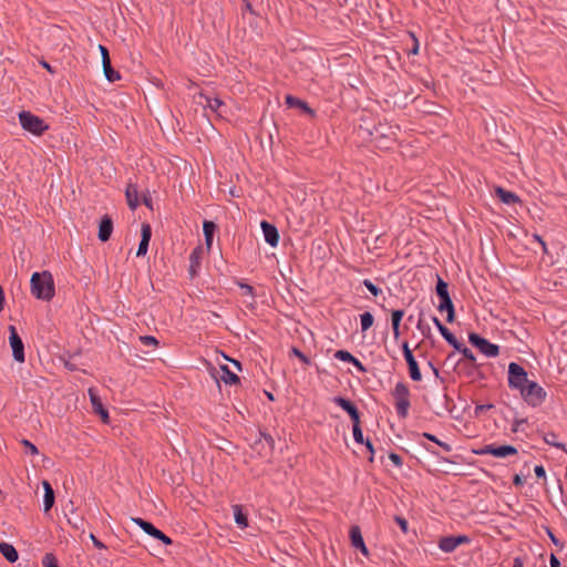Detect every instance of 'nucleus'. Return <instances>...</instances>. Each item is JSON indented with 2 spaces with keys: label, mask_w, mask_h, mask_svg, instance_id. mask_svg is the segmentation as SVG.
Instances as JSON below:
<instances>
[{
  "label": "nucleus",
  "mask_w": 567,
  "mask_h": 567,
  "mask_svg": "<svg viewBox=\"0 0 567 567\" xmlns=\"http://www.w3.org/2000/svg\"><path fill=\"white\" fill-rule=\"evenodd\" d=\"M333 402L343 409L349 415L358 410V408L350 400L342 396H334Z\"/></svg>",
  "instance_id": "29"
},
{
  "label": "nucleus",
  "mask_w": 567,
  "mask_h": 567,
  "mask_svg": "<svg viewBox=\"0 0 567 567\" xmlns=\"http://www.w3.org/2000/svg\"><path fill=\"white\" fill-rule=\"evenodd\" d=\"M440 333L455 350H461V342H458L455 336L446 327L441 329Z\"/></svg>",
  "instance_id": "33"
},
{
  "label": "nucleus",
  "mask_w": 567,
  "mask_h": 567,
  "mask_svg": "<svg viewBox=\"0 0 567 567\" xmlns=\"http://www.w3.org/2000/svg\"><path fill=\"white\" fill-rule=\"evenodd\" d=\"M435 291L437 297L440 298L437 310L440 312L446 311V321L450 323L453 322L455 319V311L453 301L449 293V285L440 276H437Z\"/></svg>",
  "instance_id": "2"
},
{
  "label": "nucleus",
  "mask_w": 567,
  "mask_h": 567,
  "mask_svg": "<svg viewBox=\"0 0 567 567\" xmlns=\"http://www.w3.org/2000/svg\"><path fill=\"white\" fill-rule=\"evenodd\" d=\"M468 341L472 346L477 348L483 354L488 358L497 357L499 353V347L497 344L491 343L485 338L478 336L477 333H470Z\"/></svg>",
  "instance_id": "7"
},
{
  "label": "nucleus",
  "mask_w": 567,
  "mask_h": 567,
  "mask_svg": "<svg viewBox=\"0 0 567 567\" xmlns=\"http://www.w3.org/2000/svg\"><path fill=\"white\" fill-rule=\"evenodd\" d=\"M393 396L395 399V409L398 415L402 419H405L408 416V411L411 405L410 390L408 385L403 382L396 383L393 391Z\"/></svg>",
  "instance_id": "4"
},
{
  "label": "nucleus",
  "mask_w": 567,
  "mask_h": 567,
  "mask_svg": "<svg viewBox=\"0 0 567 567\" xmlns=\"http://www.w3.org/2000/svg\"><path fill=\"white\" fill-rule=\"evenodd\" d=\"M371 135H373L375 140L379 137H385L390 141H394L396 132L393 127H388L386 131H384L383 127L380 125L378 127H374V132H372Z\"/></svg>",
  "instance_id": "28"
},
{
  "label": "nucleus",
  "mask_w": 567,
  "mask_h": 567,
  "mask_svg": "<svg viewBox=\"0 0 567 567\" xmlns=\"http://www.w3.org/2000/svg\"><path fill=\"white\" fill-rule=\"evenodd\" d=\"M42 486L44 489L43 511L48 513L54 505V491L48 481H42Z\"/></svg>",
  "instance_id": "19"
},
{
  "label": "nucleus",
  "mask_w": 567,
  "mask_h": 567,
  "mask_svg": "<svg viewBox=\"0 0 567 567\" xmlns=\"http://www.w3.org/2000/svg\"><path fill=\"white\" fill-rule=\"evenodd\" d=\"M432 321L433 323L436 326L437 330L440 331L441 329H443L445 326L439 320V318L436 317H433L432 318Z\"/></svg>",
  "instance_id": "63"
},
{
  "label": "nucleus",
  "mask_w": 567,
  "mask_h": 567,
  "mask_svg": "<svg viewBox=\"0 0 567 567\" xmlns=\"http://www.w3.org/2000/svg\"><path fill=\"white\" fill-rule=\"evenodd\" d=\"M349 416L351 417V421L353 423V427L360 426V413H359V410L354 411Z\"/></svg>",
  "instance_id": "49"
},
{
  "label": "nucleus",
  "mask_w": 567,
  "mask_h": 567,
  "mask_svg": "<svg viewBox=\"0 0 567 567\" xmlns=\"http://www.w3.org/2000/svg\"><path fill=\"white\" fill-rule=\"evenodd\" d=\"M549 563H550V567H560V561L554 554L550 555Z\"/></svg>",
  "instance_id": "58"
},
{
  "label": "nucleus",
  "mask_w": 567,
  "mask_h": 567,
  "mask_svg": "<svg viewBox=\"0 0 567 567\" xmlns=\"http://www.w3.org/2000/svg\"><path fill=\"white\" fill-rule=\"evenodd\" d=\"M474 453L477 455L491 454L495 457L502 458V457H506L509 455H516L518 453V451L513 445L495 446L493 444H488V445H484L480 450H475Z\"/></svg>",
  "instance_id": "8"
},
{
  "label": "nucleus",
  "mask_w": 567,
  "mask_h": 567,
  "mask_svg": "<svg viewBox=\"0 0 567 567\" xmlns=\"http://www.w3.org/2000/svg\"><path fill=\"white\" fill-rule=\"evenodd\" d=\"M534 472L538 478H544L546 476L545 468L542 465H536Z\"/></svg>",
  "instance_id": "53"
},
{
  "label": "nucleus",
  "mask_w": 567,
  "mask_h": 567,
  "mask_svg": "<svg viewBox=\"0 0 567 567\" xmlns=\"http://www.w3.org/2000/svg\"><path fill=\"white\" fill-rule=\"evenodd\" d=\"M360 320H361L362 331H367L368 329H370L374 322V318H373L372 313L368 312V311L360 316Z\"/></svg>",
  "instance_id": "35"
},
{
  "label": "nucleus",
  "mask_w": 567,
  "mask_h": 567,
  "mask_svg": "<svg viewBox=\"0 0 567 567\" xmlns=\"http://www.w3.org/2000/svg\"><path fill=\"white\" fill-rule=\"evenodd\" d=\"M127 205L132 210H135L140 205L138 202V188L136 184L130 183L125 190Z\"/></svg>",
  "instance_id": "18"
},
{
  "label": "nucleus",
  "mask_w": 567,
  "mask_h": 567,
  "mask_svg": "<svg viewBox=\"0 0 567 567\" xmlns=\"http://www.w3.org/2000/svg\"><path fill=\"white\" fill-rule=\"evenodd\" d=\"M30 285L31 292L37 299L50 301L54 297V280L50 271L34 272Z\"/></svg>",
  "instance_id": "1"
},
{
  "label": "nucleus",
  "mask_w": 567,
  "mask_h": 567,
  "mask_svg": "<svg viewBox=\"0 0 567 567\" xmlns=\"http://www.w3.org/2000/svg\"><path fill=\"white\" fill-rule=\"evenodd\" d=\"M99 50L101 52L102 65L111 62L109 50L102 44H99Z\"/></svg>",
  "instance_id": "45"
},
{
  "label": "nucleus",
  "mask_w": 567,
  "mask_h": 567,
  "mask_svg": "<svg viewBox=\"0 0 567 567\" xmlns=\"http://www.w3.org/2000/svg\"><path fill=\"white\" fill-rule=\"evenodd\" d=\"M496 194L499 197V199L504 204H507V205H512V204H516V203L520 202L519 197L515 193L506 190L502 187L496 188Z\"/></svg>",
  "instance_id": "23"
},
{
  "label": "nucleus",
  "mask_w": 567,
  "mask_h": 567,
  "mask_svg": "<svg viewBox=\"0 0 567 567\" xmlns=\"http://www.w3.org/2000/svg\"><path fill=\"white\" fill-rule=\"evenodd\" d=\"M143 204L148 207L150 209H153V206H152V197L150 194H144L143 195Z\"/></svg>",
  "instance_id": "56"
},
{
  "label": "nucleus",
  "mask_w": 567,
  "mask_h": 567,
  "mask_svg": "<svg viewBox=\"0 0 567 567\" xmlns=\"http://www.w3.org/2000/svg\"><path fill=\"white\" fill-rule=\"evenodd\" d=\"M90 539L92 540L93 545L99 548V549H104L105 548V545L99 540L94 534H90Z\"/></svg>",
  "instance_id": "50"
},
{
  "label": "nucleus",
  "mask_w": 567,
  "mask_h": 567,
  "mask_svg": "<svg viewBox=\"0 0 567 567\" xmlns=\"http://www.w3.org/2000/svg\"><path fill=\"white\" fill-rule=\"evenodd\" d=\"M4 307V292L2 287L0 286V312L3 310Z\"/></svg>",
  "instance_id": "62"
},
{
  "label": "nucleus",
  "mask_w": 567,
  "mask_h": 567,
  "mask_svg": "<svg viewBox=\"0 0 567 567\" xmlns=\"http://www.w3.org/2000/svg\"><path fill=\"white\" fill-rule=\"evenodd\" d=\"M557 435L554 432H549L544 436V441L551 446H555L560 450H566L565 444L556 441Z\"/></svg>",
  "instance_id": "36"
},
{
  "label": "nucleus",
  "mask_w": 567,
  "mask_h": 567,
  "mask_svg": "<svg viewBox=\"0 0 567 567\" xmlns=\"http://www.w3.org/2000/svg\"><path fill=\"white\" fill-rule=\"evenodd\" d=\"M468 543L470 538L466 535L445 536L439 540V547L444 553H452L457 546Z\"/></svg>",
  "instance_id": "11"
},
{
  "label": "nucleus",
  "mask_w": 567,
  "mask_h": 567,
  "mask_svg": "<svg viewBox=\"0 0 567 567\" xmlns=\"http://www.w3.org/2000/svg\"><path fill=\"white\" fill-rule=\"evenodd\" d=\"M142 238L136 251V256H145L148 249V244L152 237V228L150 224L143 223L142 224Z\"/></svg>",
  "instance_id": "15"
},
{
  "label": "nucleus",
  "mask_w": 567,
  "mask_h": 567,
  "mask_svg": "<svg viewBox=\"0 0 567 567\" xmlns=\"http://www.w3.org/2000/svg\"><path fill=\"white\" fill-rule=\"evenodd\" d=\"M333 402L343 409L349 415L358 410V408L350 400L342 396H334Z\"/></svg>",
  "instance_id": "30"
},
{
  "label": "nucleus",
  "mask_w": 567,
  "mask_h": 567,
  "mask_svg": "<svg viewBox=\"0 0 567 567\" xmlns=\"http://www.w3.org/2000/svg\"><path fill=\"white\" fill-rule=\"evenodd\" d=\"M113 231V221L109 215H104L99 225V239L101 241H107Z\"/></svg>",
  "instance_id": "16"
},
{
  "label": "nucleus",
  "mask_w": 567,
  "mask_h": 567,
  "mask_svg": "<svg viewBox=\"0 0 567 567\" xmlns=\"http://www.w3.org/2000/svg\"><path fill=\"white\" fill-rule=\"evenodd\" d=\"M493 408V404H481V405H476L475 406V415H480L482 413H484L485 411L489 410Z\"/></svg>",
  "instance_id": "47"
},
{
  "label": "nucleus",
  "mask_w": 567,
  "mask_h": 567,
  "mask_svg": "<svg viewBox=\"0 0 567 567\" xmlns=\"http://www.w3.org/2000/svg\"><path fill=\"white\" fill-rule=\"evenodd\" d=\"M233 511H234V517H235L236 524L239 527H241V528H246L248 526V518L243 513L241 506L240 505H234L233 506Z\"/></svg>",
  "instance_id": "31"
},
{
  "label": "nucleus",
  "mask_w": 567,
  "mask_h": 567,
  "mask_svg": "<svg viewBox=\"0 0 567 567\" xmlns=\"http://www.w3.org/2000/svg\"><path fill=\"white\" fill-rule=\"evenodd\" d=\"M43 567H59L56 557L52 553H47L42 559Z\"/></svg>",
  "instance_id": "37"
},
{
  "label": "nucleus",
  "mask_w": 567,
  "mask_h": 567,
  "mask_svg": "<svg viewBox=\"0 0 567 567\" xmlns=\"http://www.w3.org/2000/svg\"><path fill=\"white\" fill-rule=\"evenodd\" d=\"M358 370L362 371V372H365V368L363 367V364L361 363L360 360H358L357 358L353 359V361L351 362Z\"/></svg>",
  "instance_id": "60"
},
{
  "label": "nucleus",
  "mask_w": 567,
  "mask_h": 567,
  "mask_svg": "<svg viewBox=\"0 0 567 567\" xmlns=\"http://www.w3.org/2000/svg\"><path fill=\"white\" fill-rule=\"evenodd\" d=\"M547 535L555 546L563 547V543L553 534L550 529H547Z\"/></svg>",
  "instance_id": "51"
},
{
  "label": "nucleus",
  "mask_w": 567,
  "mask_h": 567,
  "mask_svg": "<svg viewBox=\"0 0 567 567\" xmlns=\"http://www.w3.org/2000/svg\"><path fill=\"white\" fill-rule=\"evenodd\" d=\"M260 226H261L266 243H268L271 247H276L278 245L279 238H280L278 229L272 224H270L266 220H262Z\"/></svg>",
  "instance_id": "14"
},
{
  "label": "nucleus",
  "mask_w": 567,
  "mask_h": 567,
  "mask_svg": "<svg viewBox=\"0 0 567 567\" xmlns=\"http://www.w3.org/2000/svg\"><path fill=\"white\" fill-rule=\"evenodd\" d=\"M334 357L341 361H344V362H352L353 359L355 357H353L350 352L346 351V350H338L336 353H334Z\"/></svg>",
  "instance_id": "39"
},
{
  "label": "nucleus",
  "mask_w": 567,
  "mask_h": 567,
  "mask_svg": "<svg viewBox=\"0 0 567 567\" xmlns=\"http://www.w3.org/2000/svg\"><path fill=\"white\" fill-rule=\"evenodd\" d=\"M520 395L529 405L538 406L544 402L546 392L538 383L529 381L520 389Z\"/></svg>",
  "instance_id": "5"
},
{
  "label": "nucleus",
  "mask_w": 567,
  "mask_h": 567,
  "mask_svg": "<svg viewBox=\"0 0 567 567\" xmlns=\"http://www.w3.org/2000/svg\"><path fill=\"white\" fill-rule=\"evenodd\" d=\"M220 370L223 374L219 377L226 384H236L239 382V378L236 373L231 372L227 365H221Z\"/></svg>",
  "instance_id": "32"
},
{
  "label": "nucleus",
  "mask_w": 567,
  "mask_h": 567,
  "mask_svg": "<svg viewBox=\"0 0 567 567\" xmlns=\"http://www.w3.org/2000/svg\"><path fill=\"white\" fill-rule=\"evenodd\" d=\"M203 257V248L200 246H197L189 256V275L192 278H194L200 267V260Z\"/></svg>",
  "instance_id": "17"
},
{
  "label": "nucleus",
  "mask_w": 567,
  "mask_h": 567,
  "mask_svg": "<svg viewBox=\"0 0 567 567\" xmlns=\"http://www.w3.org/2000/svg\"><path fill=\"white\" fill-rule=\"evenodd\" d=\"M156 539L163 542L165 545L172 544V539L168 536H166L162 530L159 532L158 537H156Z\"/></svg>",
  "instance_id": "54"
},
{
  "label": "nucleus",
  "mask_w": 567,
  "mask_h": 567,
  "mask_svg": "<svg viewBox=\"0 0 567 567\" xmlns=\"http://www.w3.org/2000/svg\"><path fill=\"white\" fill-rule=\"evenodd\" d=\"M350 539H351V545L354 548L359 549L365 557L369 556V554H370L369 549L364 544V540H363V537L361 534V529L358 525H354L350 528Z\"/></svg>",
  "instance_id": "13"
},
{
  "label": "nucleus",
  "mask_w": 567,
  "mask_h": 567,
  "mask_svg": "<svg viewBox=\"0 0 567 567\" xmlns=\"http://www.w3.org/2000/svg\"><path fill=\"white\" fill-rule=\"evenodd\" d=\"M262 439L256 442V446H261L265 450L264 456H269L275 449V440L271 435L261 433Z\"/></svg>",
  "instance_id": "24"
},
{
  "label": "nucleus",
  "mask_w": 567,
  "mask_h": 567,
  "mask_svg": "<svg viewBox=\"0 0 567 567\" xmlns=\"http://www.w3.org/2000/svg\"><path fill=\"white\" fill-rule=\"evenodd\" d=\"M513 483H514L516 486H522V485H524L525 480H524L520 475L516 474V475L514 476V478H513Z\"/></svg>",
  "instance_id": "59"
},
{
  "label": "nucleus",
  "mask_w": 567,
  "mask_h": 567,
  "mask_svg": "<svg viewBox=\"0 0 567 567\" xmlns=\"http://www.w3.org/2000/svg\"><path fill=\"white\" fill-rule=\"evenodd\" d=\"M402 350H403V355L405 358V361L408 363V367H409V373H410V377L413 381H421L422 380V374H421V371L419 369V364L411 351V349L409 348V343L406 341H404L402 343Z\"/></svg>",
  "instance_id": "10"
},
{
  "label": "nucleus",
  "mask_w": 567,
  "mask_h": 567,
  "mask_svg": "<svg viewBox=\"0 0 567 567\" xmlns=\"http://www.w3.org/2000/svg\"><path fill=\"white\" fill-rule=\"evenodd\" d=\"M290 352H291V354H293L297 358H299L300 361L303 362L306 365H310L311 364L310 358L307 357L306 354H303L298 348L292 347Z\"/></svg>",
  "instance_id": "40"
},
{
  "label": "nucleus",
  "mask_w": 567,
  "mask_h": 567,
  "mask_svg": "<svg viewBox=\"0 0 567 567\" xmlns=\"http://www.w3.org/2000/svg\"><path fill=\"white\" fill-rule=\"evenodd\" d=\"M140 341L142 344L144 346H157L158 344V341L156 338H154L153 336H141L140 337Z\"/></svg>",
  "instance_id": "43"
},
{
  "label": "nucleus",
  "mask_w": 567,
  "mask_h": 567,
  "mask_svg": "<svg viewBox=\"0 0 567 567\" xmlns=\"http://www.w3.org/2000/svg\"><path fill=\"white\" fill-rule=\"evenodd\" d=\"M286 104L289 107L300 109L303 113H307L311 116H313V114H315L313 110L307 104V102H305L293 95L286 96Z\"/></svg>",
  "instance_id": "20"
},
{
  "label": "nucleus",
  "mask_w": 567,
  "mask_h": 567,
  "mask_svg": "<svg viewBox=\"0 0 567 567\" xmlns=\"http://www.w3.org/2000/svg\"><path fill=\"white\" fill-rule=\"evenodd\" d=\"M216 228H217V226L214 221L205 220L203 224L205 241H206L208 249L210 248V246L213 244V236H214Z\"/></svg>",
  "instance_id": "26"
},
{
  "label": "nucleus",
  "mask_w": 567,
  "mask_h": 567,
  "mask_svg": "<svg viewBox=\"0 0 567 567\" xmlns=\"http://www.w3.org/2000/svg\"><path fill=\"white\" fill-rule=\"evenodd\" d=\"M19 121L23 130L37 136H41L45 131L49 130V125L45 124L41 117L32 114L29 111L20 112Z\"/></svg>",
  "instance_id": "3"
},
{
  "label": "nucleus",
  "mask_w": 567,
  "mask_h": 567,
  "mask_svg": "<svg viewBox=\"0 0 567 567\" xmlns=\"http://www.w3.org/2000/svg\"><path fill=\"white\" fill-rule=\"evenodd\" d=\"M394 520L400 526L401 530L404 534H406L408 533V520L402 516H395Z\"/></svg>",
  "instance_id": "46"
},
{
  "label": "nucleus",
  "mask_w": 567,
  "mask_h": 567,
  "mask_svg": "<svg viewBox=\"0 0 567 567\" xmlns=\"http://www.w3.org/2000/svg\"><path fill=\"white\" fill-rule=\"evenodd\" d=\"M0 553L10 563H14L19 558L17 549L8 543H0Z\"/></svg>",
  "instance_id": "25"
},
{
  "label": "nucleus",
  "mask_w": 567,
  "mask_h": 567,
  "mask_svg": "<svg viewBox=\"0 0 567 567\" xmlns=\"http://www.w3.org/2000/svg\"><path fill=\"white\" fill-rule=\"evenodd\" d=\"M89 396L92 404V409L94 413L99 414L103 423L107 424L110 422V416L107 410L104 408L101 398L96 393L94 389H89Z\"/></svg>",
  "instance_id": "12"
},
{
  "label": "nucleus",
  "mask_w": 567,
  "mask_h": 567,
  "mask_svg": "<svg viewBox=\"0 0 567 567\" xmlns=\"http://www.w3.org/2000/svg\"><path fill=\"white\" fill-rule=\"evenodd\" d=\"M403 316H404V311L401 309L393 310L391 313V326H392V330H393V338L395 340H398L401 336L400 324H401V320H402Z\"/></svg>",
  "instance_id": "22"
},
{
  "label": "nucleus",
  "mask_w": 567,
  "mask_h": 567,
  "mask_svg": "<svg viewBox=\"0 0 567 567\" xmlns=\"http://www.w3.org/2000/svg\"><path fill=\"white\" fill-rule=\"evenodd\" d=\"M422 435H423L424 437H426L427 440H430V441H432V442L436 443V444H437V442H440V440H439L435 435H433V434H430V433H423Z\"/></svg>",
  "instance_id": "61"
},
{
  "label": "nucleus",
  "mask_w": 567,
  "mask_h": 567,
  "mask_svg": "<svg viewBox=\"0 0 567 567\" xmlns=\"http://www.w3.org/2000/svg\"><path fill=\"white\" fill-rule=\"evenodd\" d=\"M525 422H526V420H515L514 423H513L512 431L513 432H518L520 425L524 424Z\"/></svg>",
  "instance_id": "57"
},
{
  "label": "nucleus",
  "mask_w": 567,
  "mask_h": 567,
  "mask_svg": "<svg viewBox=\"0 0 567 567\" xmlns=\"http://www.w3.org/2000/svg\"><path fill=\"white\" fill-rule=\"evenodd\" d=\"M132 522L140 526L147 535L154 538L158 537L161 530L157 529L152 523L144 520L143 518L140 517H133Z\"/></svg>",
  "instance_id": "21"
},
{
  "label": "nucleus",
  "mask_w": 567,
  "mask_h": 567,
  "mask_svg": "<svg viewBox=\"0 0 567 567\" xmlns=\"http://www.w3.org/2000/svg\"><path fill=\"white\" fill-rule=\"evenodd\" d=\"M458 352H461L463 354V357L468 360L470 362L474 363L476 361V358L474 355V353L472 352L471 349L464 347L462 343H461V350H457Z\"/></svg>",
  "instance_id": "41"
},
{
  "label": "nucleus",
  "mask_w": 567,
  "mask_h": 567,
  "mask_svg": "<svg viewBox=\"0 0 567 567\" xmlns=\"http://www.w3.org/2000/svg\"><path fill=\"white\" fill-rule=\"evenodd\" d=\"M389 458L396 466H401L403 464L402 457L396 453H390Z\"/></svg>",
  "instance_id": "48"
},
{
  "label": "nucleus",
  "mask_w": 567,
  "mask_h": 567,
  "mask_svg": "<svg viewBox=\"0 0 567 567\" xmlns=\"http://www.w3.org/2000/svg\"><path fill=\"white\" fill-rule=\"evenodd\" d=\"M9 342L16 361L24 362V346L14 326H9Z\"/></svg>",
  "instance_id": "9"
},
{
  "label": "nucleus",
  "mask_w": 567,
  "mask_h": 567,
  "mask_svg": "<svg viewBox=\"0 0 567 567\" xmlns=\"http://www.w3.org/2000/svg\"><path fill=\"white\" fill-rule=\"evenodd\" d=\"M437 445H440L441 447H443L446 452H451L452 451V446L445 442H437Z\"/></svg>",
  "instance_id": "64"
},
{
  "label": "nucleus",
  "mask_w": 567,
  "mask_h": 567,
  "mask_svg": "<svg viewBox=\"0 0 567 567\" xmlns=\"http://www.w3.org/2000/svg\"><path fill=\"white\" fill-rule=\"evenodd\" d=\"M206 104L205 107H208L210 111L217 113L219 116L223 115V107L225 106L224 102L218 97H205Z\"/></svg>",
  "instance_id": "27"
},
{
  "label": "nucleus",
  "mask_w": 567,
  "mask_h": 567,
  "mask_svg": "<svg viewBox=\"0 0 567 567\" xmlns=\"http://www.w3.org/2000/svg\"><path fill=\"white\" fill-rule=\"evenodd\" d=\"M352 430L354 441L359 444H363L365 440L363 439L361 426L353 427Z\"/></svg>",
  "instance_id": "44"
},
{
  "label": "nucleus",
  "mask_w": 567,
  "mask_h": 567,
  "mask_svg": "<svg viewBox=\"0 0 567 567\" xmlns=\"http://www.w3.org/2000/svg\"><path fill=\"white\" fill-rule=\"evenodd\" d=\"M240 289L244 290L245 295L254 297V288L248 284H239Z\"/></svg>",
  "instance_id": "52"
},
{
  "label": "nucleus",
  "mask_w": 567,
  "mask_h": 567,
  "mask_svg": "<svg viewBox=\"0 0 567 567\" xmlns=\"http://www.w3.org/2000/svg\"><path fill=\"white\" fill-rule=\"evenodd\" d=\"M363 444L367 446L368 451L371 453V456H370L369 460H370V462H372L373 461V454H374L373 444H372V442L370 440H365Z\"/></svg>",
  "instance_id": "55"
},
{
  "label": "nucleus",
  "mask_w": 567,
  "mask_h": 567,
  "mask_svg": "<svg viewBox=\"0 0 567 567\" xmlns=\"http://www.w3.org/2000/svg\"><path fill=\"white\" fill-rule=\"evenodd\" d=\"M363 285L373 296L377 297L379 293H381V289L378 286H375L371 280L364 279Z\"/></svg>",
  "instance_id": "42"
},
{
  "label": "nucleus",
  "mask_w": 567,
  "mask_h": 567,
  "mask_svg": "<svg viewBox=\"0 0 567 567\" xmlns=\"http://www.w3.org/2000/svg\"><path fill=\"white\" fill-rule=\"evenodd\" d=\"M102 66H103V73H104L105 78L107 79V81L115 82L121 79L120 73L112 68L111 62H107L106 64H104Z\"/></svg>",
  "instance_id": "34"
},
{
  "label": "nucleus",
  "mask_w": 567,
  "mask_h": 567,
  "mask_svg": "<svg viewBox=\"0 0 567 567\" xmlns=\"http://www.w3.org/2000/svg\"><path fill=\"white\" fill-rule=\"evenodd\" d=\"M21 444L24 446L27 454H30V455H38L39 454L38 447L32 442H30L29 440L23 439L21 441Z\"/></svg>",
  "instance_id": "38"
},
{
  "label": "nucleus",
  "mask_w": 567,
  "mask_h": 567,
  "mask_svg": "<svg viewBox=\"0 0 567 567\" xmlns=\"http://www.w3.org/2000/svg\"><path fill=\"white\" fill-rule=\"evenodd\" d=\"M529 382L526 370L516 362L508 365V385L511 389L519 390Z\"/></svg>",
  "instance_id": "6"
}]
</instances>
